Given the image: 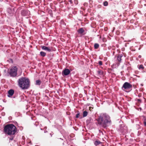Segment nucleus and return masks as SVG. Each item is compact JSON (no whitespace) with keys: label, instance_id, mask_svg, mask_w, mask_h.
<instances>
[{"label":"nucleus","instance_id":"27","mask_svg":"<svg viewBox=\"0 0 146 146\" xmlns=\"http://www.w3.org/2000/svg\"><path fill=\"white\" fill-rule=\"evenodd\" d=\"M137 101H139H139H141V100H140V99H138L137 100Z\"/></svg>","mask_w":146,"mask_h":146},{"label":"nucleus","instance_id":"13","mask_svg":"<svg viewBox=\"0 0 146 146\" xmlns=\"http://www.w3.org/2000/svg\"><path fill=\"white\" fill-rule=\"evenodd\" d=\"M40 54L42 56L44 57L46 56V53L44 52L41 51L40 52Z\"/></svg>","mask_w":146,"mask_h":146},{"label":"nucleus","instance_id":"4","mask_svg":"<svg viewBox=\"0 0 146 146\" xmlns=\"http://www.w3.org/2000/svg\"><path fill=\"white\" fill-rule=\"evenodd\" d=\"M18 68L16 66H13L10 69L8 73L10 76L13 77H15L17 75Z\"/></svg>","mask_w":146,"mask_h":146},{"label":"nucleus","instance_id":"24","mask_svg":"<svg viewBox=\"0 0 146 146\" xmlns=\"http://www.w3.org/2000/svg\"><path fill=\"white\" fill-rule=\"evenodd\" d=\"M79 115H80L79 113H78L76 115V118H78V117H79Z\"/></svg>","mask_w":146,"mask_h":146},{"label":"nucleus","instance_id":"17","mask_svg":"<svg viewBox=\"0 0 146 146\" xmlns=\"http://www.w3.org/2000/svg\"><path fill=\"white\" fill-rule=\"evenodd\" d=\"M88 112L86 111H84L83 113V117H85L86 116L88 115Z\"/></svg>","mask_w":146,"mask_h":146},{"label":"nucleus","instance_id":"5","mask_svg":"<svg viewBox=\"0 0 146 146\" xmlns=\"http://www.w3.org/2000/svg\"><path fill=\"white\" fill-rule=\"evenodd\" d=\"M132 87V86L128 82H125L123 85L122 87V89L124 90L123 89H130Z\"/></svg>","mask_w":146,"mask_h":146},{"label":"nucleus","instance_id":"25","mask_svg":"<svg viewBox=\"0 0 146 146\" xmlns=\"http://www.w3.org/2000/svg\"><path fill=\"white\" fill-rule=\"evenodd\" d=\"M92 107H89V110L91 111H92Z\"/></svg>","mask_w":146,"mask_h":146},{"label":"nucleus","instance_id":"21","mask_svg":"<svg viewBox=\"0 0 146 146\" xmlns=\"http://www.w3.org/2000/svg\"><path fill=\"white\" fill-rule=\"evenodd\" d=\"M98 64L100 65H102V62L101 61H99L98 62Z\"/></svg>","mask_w":146,"mask_h":146},{"label":"nucleus","instance_id":"18","mask_svg":"<svg viewBox=\"0 0 146 146\" xmlns=\"http://www.w3.org/2000/svg\"><path fill=\"white\" fill-rule=\"evenodd\" d=\"M138 67L139 69H141L142 70H143L144 68V67L142 64H141L139 66V67Z\"/></svg>","mask_w":146,"mask_h":146},{"label":"nucleus","instance_id":"28","mask_svg":"<svg viewBox=\"0 0 146 146\" xmlns=\"http://www.w3.org/2000/svg\"><path fill=\"white\" fill-rule=\"evenodd\" d=\"M49 134L51 135V137H52V134L51 133H50Z\"/></svg>","mask_w":146,"mask_h":146},{"label":"nucleus","instance_id":"3","mask_svg":"<svg viewBox=\"0 0 146 146\" xmlns=\"http://www.w3.org/2000/svg\"><path fill=\"white\" fill-rule=\"evenodd\" d=\"M4 133L9 135H14L16 132V127L13 124L7 125L4 127Z\"/></svg>","mask_w":146,"mask_h":146},{"label":"nucleus","instance_id":"8","mask_svg":"<svg viewBox=\"0 0 146 146\" xmlns=\"http://www.w3.org/2000/svg\"><path fill=\"white\" fill-rule=\"evenodd\" d=\"M41 48L42 49L47 51L49 52L51 51V50L49 48L45 46H41Z\"/></svg>","mask_w":146,"mask_h":146},{"label":"nucleus","instance_id":"30","mask_svg":"<svg viewBox=\"0 0 146 146\" xmlns=\"http://www.w3.org/2000/svg\"><path fill=\"white\" fill-rule=\"evenodd\" d=\"M46 132H47V131H44V133H46Z\"/></svg>","mask_w":146,"mask_h":146},{"label":"nucleus","instance_id":"9","mask_svg":"<svg viewBox=\"0 0 146 146\" xmlns=\"http://www.w3.org/2000/svg\"><path fill=\"white\" fill-rule=\"evenodd\" d=\"M142 120L143 121V124L145 126H146V116H142Z\"/></svg>","mask_w":146,"mask_h":146},{"label":"nucleus","instance_id":"12","mask_svg":"<svg viewBox=\"0 0 146 146\" xmlns=\"http://www.w3.org/2000/svg\"><path fill=\"white\" fill-rule=\"evenodd\" d=\"M122 54L119 55L117 57V59L118 61L120 62H121V58L122 56Z\"/></svg>","mask_w":146,"mask_h":146},{"label":"nucleus","instance_id":"2","mask_svg":"<svg viewBox=\"0 0 146 146\" xmlns=\"http://www.w3.org/2000/svg\"><path fill=\"white\" fill-rule=\"evenodd\" d=\"M18 85L22 89H27L29 86L30 81L29 79L25 77L20 78L17 80Z\"/></svg>","mask_w":146,"mask_h":146},{"label":"nucleus","instance_id":"20","mask_svg":"<svg viewBox=\"0 0 146 146\" xmlns=\"http://www.w3.org/2000/svg\"><path fill=\"white\" fill-rule=\"evenodd\" d=\"M100 143V141H96L94 142V144L96 145H99Z\"/></svg>","mask_w":146,"mask_h":146},{"label":"nucleus","instance_id":"14","mask_svg":"<svg viewBox=\"0 0 146 146\" xmlns=\"http://www.w3.org/2000/svg\"><path fill=\"white\" fill-rule=\"evenodd\" d=\"M41 82L40 80H36V84L38 85H40L41 84Z\"/></svg>","mask_w":146,"mask_h":146},{"label":"nucleus","instance_id":"7","mask_svg":"<svg viewBox=\"0 0 146 146\" xmlns=\"http://www.w3.org/2000/svg\"><path fill=\"white\" fill-rule=\"evenodd\" d=\"M29 14V12L27 10H22L21 11V14L23 16H28Z\"/></svg>","mask_w":146,"mask_h":146},{"label":"nucleus","instance_id":"11","mask_svg":"<svg viewBox=\"0 0 146 146\" xmlns=\"http://www.w3.org/2000/svg\"><path fill=\"white\" fill-rule=\"evenodd\" d=\"M78 32L79 33L82 34L84 32V30L83 28H82L79 29L78 30Z\"/></svg>","mask_w":146,"mask_h":146},{"label":"nucleus","instance_id":"26","mask_svg":"<svg viewBox=\"0 0 146 146\" xmlns=\"http://www.w3.org/2000/svg\"><path fill=\"white\" fill-rule=\"evenodd\" d=\"M138 57L139 58H141V55H139L138 56Z\"/></svg>","mask_w":146,"mask_h":146},{"label":"nucleus","instance_id":"1","mask_svg":"<svg viewBox=\"0 0 146 146\" xmlns=\"http://www.w3.org/2000/svg\"><path fill=\"white\" fill-rule=\"evenodd\" d=\"M97 121L98 124L104 128L106 127L108 124L110 123L111 122L110 117L106 114H103L100 116Z\"/></svg>","mask_w":146,"mask_h":146},{"label":"nucleus","instance_id":"22","mask_svg":"<svg viewBox=\"0 0 146 146\" xmlns=\"http://www.w3.org/2000/svg\"><path fill=\"white\" fill-rule=\"evenodd\" d=\"M14 137V136H12L9 137V140H10L11 141L13 139Z\"/></svg>","mask_w":146,"mask_h":146},{"label":"nucleus","instance_id":"10","mask_svg":"<svg viewBox=\"0 0 146 146\" xmlns=\"http://www.w3.org/2000/svg\"><path fill=\"white\" fill-rule=\"evenodd\" d=\"M14 92V91L13 90L11 89L8 91V93L10 96H11L13 95Z\"/></svg>","mask_w":146,"mask_h":146},{"label":"nucleus","instance_id":"15","mask_svg":"<svg viewBox=\"0 0 146 146\" xmlns=\"http://www.w3.org/2000/svg\"><path fill=\"white\" fill-rule=\"evenodd\" d=\"M93 120L91 117L89 118L87 120V122L88 123H92L93 122Z\"/></svg>","mask_w":146,"mask_h":146},{"label":"nucleus","instance_id":"16","mask_svg":"<svg viewBox=\"0 0 146 146\" xmlns=\"http://www.w3.org/2000/svg\"><path fill=\"white\" fill-rule=\"evenodd\" d=\"M94 48L95 49H97L99 47V45L98 43H95L94 44Z\"/></svg>","mask_w":146,"mask_h":146},{"label":"nucleus","instance_id":"29","mask_svg":"<svg viewBox=\"0 0 146 146\" xmlns=\"http://www.w3.org/2000/svg\"><path fill=\"white\" fill-rule=\"evenodd\" d=\"M70 1V3H72V1H71V0H70V1Z\"/></svg>","mask_w":146,"mask_h":146},{"label":"nucleus","instance_id":"19","mask_svg":"<svg viewBox=\"0 0 146 146\" xmlns=\"http://www.w3.org/2000/svg\"><path fill=\"white\" fill-rule=\"evenodd\" d=\"M103 4L104 6H106L108 5V3L107 1H105L103 2Z\"/></svg>","mask_w":146,"mask_h":146},{"label":"nucleus","instance_id":"23","mask_svg":"<svg viewBox=\"0 0 146 146\" xmlns=\"http://www.w3.org/2000/svg\"><path fill=\"white\" fill-rule=\"evenodd\" d=\"M98 73L99 74H102V72L100 70H99L98 71Z\"/></svg>","mask_w":146,"mask_h":146},{"label":"nucleus","instance_id":"6","mask_svg":"<svg viewBox=\"0 0 146 146\" xmlns=\"http://www.w3.org/2000/svg\"><path fill=\"white\" fill-rule=\"evenodd\" d=\"M70 71L68 69L65 68L62 72V75L63 76L68 75L70 73Z\"/></svg>","mask_w":146,"mask_h":146}]
</instances>
